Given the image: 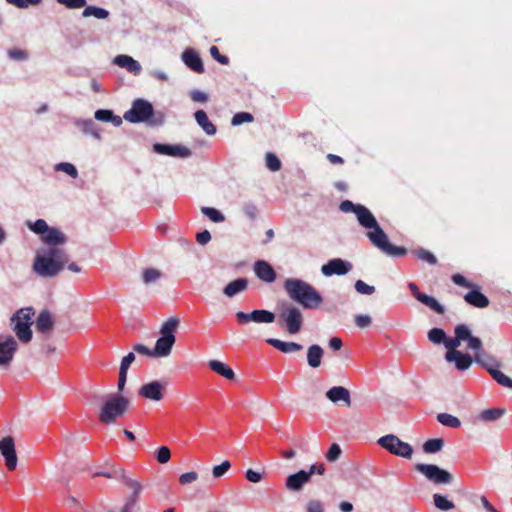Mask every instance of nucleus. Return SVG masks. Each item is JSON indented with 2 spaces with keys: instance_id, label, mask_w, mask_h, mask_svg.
I'll return each instance as SVG.
<instances>
[{
  "instance_id": "29",
  "label": "nucleus",
  "mask_w": 512,
  "mask_h": 512,
  "mask_svg": "<svg viewBox=\"0 0 512 512\" xmlns=\"http://www.w3.org/2000/svg\"><path fill=\"white\" fill-rule=\"evenodd\" d=\"M194 117L197 124L207 135H214L216 133V126L209 120L207 113L204 110H197Z\"/></svg>"
},
{
  "instance_id": "44",
  "label": "nucleus",
  "mask_w": 512,
  "mask_h": 512,
  "mask_svg": "<svg viewBox=\"0 0 512 512\" xmlns=\"http://www.w3.org/2000/svg\"><path fill=\"white\" fill-rule=\"evenodd\" d=\"M433 500L436 508L441 511H449L455 508L454 503L441 494H434Z\"/></svg>"
},
{
  "instance_id": "16",
  "label": "nucleus",
  "mask_w": 512,
  "mask_h": 512,
  "mask_svg": "<svg viewBox=\"0 0 512 512\" xmlns=\"http://www.w3.org/2000/svg\"><path fill=\"white\" fill-rule=\"evenodd\" d=\"M309 474L306 470H300L286 478L285 487L288 491L298 492L302 490L305 484L310 482Z\"/></svg>"
},
{
  "instance_id": "17",
  "label": "nucleus",
  "mask_w": 512,
  "mask_h": 512,
  "mask_svg": "<svg viewBox=\"0 0 512 512\" xmlns=\"http://www.w3.org/2000/svg\"><path fill=\"white\" fill-rule=\"evenodd\" d=\"M153 149L159 154H164L174 157L186 158L191 155V150L185 146L180 145H167V144H154Z\"/></svg>"
},
{
  "instance_id": "40",
  "label": "nucleus",
  "mask_w": 512,
  "mask_h": 512,
  "mask_svg": "<svg viewBox=\"0 0 512 512\" xmlns=\"http://www.w3.org/2000/svg\"><path fill=\"white\" fill-rule=\"evenodd\" d=\"M412 254L420 261L427 262L430 265L437 264L436 256L426 249H423V248L414 249V250H412Z\"/></svg>"
},
{
  "instance_id": "22",
  "label": "nucleus",
  "mask_w": 512,
  "mask_h": 512,
  "mask_svg": "<svg viewBox=\"0 0 512 512\" xmlns=\"http://www.w3.org/2000/svg\"><path fill=\"white\" fill-rule=\"evenodd\" d=\"M326 397L333 403L339 401L344 402L345 406H351V396L347 388L342 386H334L326 392Z\"/></svg>"
},
{
  "instance_id": "18",
  "label": "nucleus",
  "mask_w": 512,
  "mask_h": 512,
  "mask_svg": "<svg viewBox=\"0 0 512 512\" xmlns=\"http://www.w3.org/2000/svg\"><path fill=\"white\" fill-rule=\"evenodd\" d=\"M254 273L263 282L272 283L276 280L274 268L264 260H257L254 263Z\"/></svg>"
},
{
  "instance_id": "10",
  "label": "nucleus",
  "mask_w": 512,
  "mask_h": 512,
  "mask_svg": "<svg viewBox=\"0 0 512 512\" xmlns=\"http://www.w3.org/2000/svg\"><path fill=\"white\" fill-rule=\"evenodd\" d=\"M415 469L436 485L449 484L453 480L450 472L434 464L418 463Z\"/></svg>"
},
{
  "instance_id": "12",
  "label": "nucleus",
  "mask_w": 512,
  "mask_h": 512,
  "mask_svg": "<svg viewBox=\"0 0 512 512\" xmlns=\"http://www.w3.org/2000/svg\"><path fill=\"white\" fill-rule=\"evenodd\" d=\"M165 385L159 381H152L146 384H143L138 393L141 397L159 402L164 398Z\"/></svg>"
},
{
  "instance_id": "60",
  "label": "nucleus",
  "mask_w": 512,
  "mask_h": 512,
  "mask_svg": "<svg viewBox=\"0 0 512 512\" xmlns=\"http://www.w3.org/2000/svg\"><path fill=\"white\" fill-rule=\"evenodd\" d=\"M198 479V474L194 471L186 472L180 475L179 483L181 485L190 484Z\"/></svg>"
},
{
  "instance_id": "27",
  "label": "nucleus",
  "mask_w": 512,
  "mask_h": 512,
  "mask_svg": "<svg viewBox=\"0 0 512 512\" xmlns=\"http://www.w3.org/2000/svg\"><path fill=\"white\" fill-rule=\"evenodd\" d=\"M248 288V280L246 278H238L228 283L223 289V293L227 297H234L236 294L244 292Z\"/></svg>"
},
{
  "instance_id": "8",
  "label": "nucleus",
  "mask_w": 512,
  "mask_h": 512,
  "mask_svg": "<svg viewBox=\"0 0 512 512\" xmlns=\"http://www.w3.org/2000/svg\"><path fill=\"white\" fill-rule=\"evenodd\" d=\"M475 362L485 368L498 384L512 389V379L498 370L500 364L492 356L478 353Z\"/></svg>"
},
{
  "instance_id": "48",
  "label": "nucleus",
  "mask_w": 512,
  "mask_h": 512,
  "mask_svg": "<svg viewBox=\"0 0 512 512\" xmlns=\"http://www.w3.org/2000/svg\"><path fill=\"white\" fill-rule=\"evenodd\" d=\"M231 468V462L224 460L221 464L215 465L212 468V476L216 479L224 476Z\"/></svg>"
},
{
  "instance_id": "38",
  "label": "nucleus",
  "mask_w": 512,
  "mask_h": 512,
  "mask_svg": "<svg viewBox=\"0 0 512 512\" xmlns=\"http://www.w3.org/2000/svg\"><path fill=\"white\" fill-rule=\"evenodd\" d=\"M504 410L499 408L485 409L479 414V419L485 422L496 421L504 415Z\"/></svg>"
},
{
  "instance_id": "37",
  "label": "nucleus",
  "mask_w": 512,
  "mask_h": 512,
  "mask_svg": "<svg viewBox=\"0 0 512 512\" xmlns=\"http://www.w3.org/2000/svg\"><path fill=\"white\" fill-rule=\"evenodd\" d=\"M25 226L37 235H42L47 231L49 225L44 219H37L36 221L26 220Z\"/></svg>"
},
{
  "instance_id": "50",
  "label": "nucleus",
  "mask_w": 512,
  "mask_h": 512,
  "mask_svg": "<svg viewBox=\"0 0 512 512\" xmlns=\"http://www.w3.org/2000/svg\"><path fill=\"white\" fill-rule=\"evenodd\" d=\"M266 166L269 170L276 172L281 169V162L279 158L273 153H267L265 157Z\"/></svg>"
},
{
  "instance_id": "34",
  "label": "nucleus",
  "mask_w": 512,
  "mask_h": 512,
  "mask_svg": "<svg viewBox=\"0 0 512 512\" xmlns=\"http://www.w3.org/2000/svg\"><path fill=\"white\" fill-rule=\"evenodd\" d=\"M15 325L13 330L15 331L18 339L24 343H28L32 339V331L29 325L21 321H14Z\"/></svg>"
},
{
  "instance_id": "64",
  "label": "nucleus",
  "mask_w": 512,
  "mask_h": 512,
  "mask_svg": "<svg viewBox=\"0 0 512 512\" xmlns=\"http://www.w3.org/2000/svg\"><path fill=\"white\" fill-rule=\"evenodd\" d=\"M139 496L130 495L126 500L121 512H132L136 506Z\"/></svg>"
},
{
  "instance_id": "25",
  "label": "nucleus",
  "mask_w": 512,
  "mask_h": 512,
  "mask_svg": "<svg viewBox=\"0 0 512 512\" xmlns=\"http://www.w3.org/2000/svg\"><path fill=\"white\" fill-rule=\"evenodd\" d=\"M40 239L46 245L56 246L63 242L64 235L59 229L49 226L47 231L40 236Z\"/></svg>"
},
{
  "instance_id": "59",
  "label": "nucleus",
  "mask_w": 512,
  "mask_h": 512,
  "mask_svg": "<svg viewBox=\"0 0 512 512\" xmlns=\"http://www.w3.org/2000/svg\"><path fill=\"white\" fill-rule=\"evenodd\" d=\"M133 350L137 352L138 354L147 356V357H157L156 354H154V349H150L144 344H135L133 346Z\"/></svg>"
},
{
  "instance_id": "49",
  "label": "nucleus",
  "mask_w": 512,
  "mask_h": 512,
  "mask_svg": "<svg viewBox=\"0 0 512 512\" xmlns=\"http://www.w3.org/2000/svg\"><path fill=\"white\" fill-rule=\"evenodd\" d=\"M254 120V117L251 113H248V112H239V113H236L232 120H231V123L232 125L234 126H238V125H241L243 123H250Z\"/></svg>"
},
{
  "instance_id": "28",
  "label": "nucleus",
  "mask_w": 512,
  "mask_h": 512,
  "mask_svg": "<svg viewBox=\"0 0 512 512\" xmlns=\"http://www.w3.org/2000/svg\"><path fill=\"white\" fill-rule=\"evenodd\" d=\"M209 368L214 371L215 373L221 375L222 377L228 379V380H234L235 379V373L232 370V368L218 360H210L208 362Z\"/></svg>"
},
{
  "instance_id": "53",
  "label": "nucleus",
  "mask_w": 512,
  "mask_h": 512,
  "mask_svg": "<svg viewBox=\"0 0 512 512\" xmlns=\"http://www.w3.org/2000/svg\"><path fill=\"white\" fill-rule=\"evenodd\" d=\"M8 56L15 61H24L28 58V53L25 50L14 48L8 51Z\"/></svg>"
},
{
  "instance_id": "6",
  "label": "nucleus",
  "mask_w": 512,
  "mask_h": 512,
  "mask_svg": "<svg viewBox=\"0 0 512 512\" xmlns=\"http://www.w3.org/2000/svg\"><path fill=\"white\" fill-rule=\"evenodd\" d=\"M278 322L280 326L285 327L289 334H297L303 325L302 312L292 304L282 303Z\"/></svg>"
},
{
  "instance_id": "45",
  "label": "nucleus",
  "mask_w": 512,
  "mask_h": 512,
  "mask_svg": "<svg viewBox=\"0 0 512 512\" xmlns=\"http://www.w3.org/2000/svg\"><path fill=\"white\" fill-rule=\"evenodd\" d=\"M465 341L468 342V346L470 349L475 351L474 358L479 354H486L482 349V341L475 336H472L471 331L469 330V336L465 338Z\"/></svg>"
},
{
  "instance_id": "43",
  "label": "nucleus",
  "mask_w": 512,
  "mask_h": 512,
  "mask_svg": "<svg viewBox=\"0 0 512 512\" xmlns=\"http://www.w3.org/2000/svg\"><path fill=\"white\" fill-rule=\"evenodd\" d=\"M444 446V440L442 438H433L427 440L423 444V451L428 454H433L440 451Z\"/></svg>"
},
{
  "instance_id": "23",
  "label": "nucleus",
  "mask_w": 512,
  "mask_h": 512,
  "mask_svg": "<svg viewBox=\"0 0 512 512\" xmlns=\"http://www.w3.org/2000/svg\"><path fill=\"white\" fill-rule=\"evenodd\" d=\"M184 63L197 73L204 72L203 62L200 56L193 50H187L182 55Z\"/></svg>"
},
{
  "instance_id": "1",
  "label": "nucleus",
  "mask_w": 512,
  "mask_h": 512,
  "mask_svg": "<svg viewBox=\"0 0 512 512\" xmlns=\"http://www.w3.org/2000/svg\"><path fill=\"white\" fill-rule=\"evenodd\" d=\"M356 217L359 224L365 229H368L366 236L373 246L381 250L383 253L393 257H400L407 254V249L405 247L395 246L389 242L388 236L367 207L363 205L358 207Z\"/></svg>"
},
{
  "instance_id": "54",
  "label": "nucleus",
  "mask_w": 512,
  "mask_h": 512,
  "mask_svg": "<svg viewBox=\"0 0 512 512\" xmlns=\"http://www.w3.org/2000/svg\"><path fill=\"white\" fill-rule=\"evenodd\" d=\"M341 455L340 446L336 443H333L329 450L326 453V459L330 462L336 461Z\"/></svg>"
},
{
  "instance_id": "30",
  "label": "nucleus",
  "mask_w": 512,
  "mask_h": 512,
  "mask_svg": "<svg viewBox=\"0 0 512 512\" xmlns=\"http://www.w3.org/2000/svg\"><path fill=\"white\" fill-rule=\"evenodd\" d=\"M54 325V318L50 312L43 310L36 320V328L42 333H46L52 329Z\"/></svg>"
},
{
  "instance_id": "5",
  "label": "nucleus",
  "mask_w": 512,
  "mask_h": 512,
  "mask_svg": "<svg viewBox=\"0 0 512 512\" xmlns=\"http://www.w3.org/2000/svg\"><path fill=\"white\" fill-rule=\"evenodd\" d=\"M179 325V319L177 317H170L165 321L161 328V336L157 339L154 354L157 357H167L171 354L172 347L175 344L176 338L174 333Z\"/></svg>"
},
{
  "instance_id": "7",
  "label": "nucleus",
  "mask_w": 512,
  "mask_h": 512,
  "mask_svg": "<svg viewBox=\"0 0 512 512\" xmlns=\"http://www.w3.org/2000/svg\"><path fill=\"white\" fill-rule=\"evenodd\" d=\"M377 443L393 455L406 459H410L412 457V446L409 443L402 441L394 434H388L380 437Z\"/></svg>"
},
{
  "instance_id": "3",
  "label": "nucleus",
  "mask_w": 512,
  "mask_h": 512,
  "mask_svg": "<svg viewBox=\"0 0 512 512\" xmlns=\"http://www.w3.org/2000/svg\"><path fill=\"white\" fill-rule=\"evenodd\" d=\"M63 268L61 251L55 247L39 250L36 253L33 271L40 277L48 278L57 275Z\"/></svg>"
},
{
  "instance_id": "26",
  "label": "nucleus",
  "mask_w": 512,
  "mask_h": 512,
  "mask_svg": "<svg viewBox=\"0 0 512 512\" xmlns=\"http://www.w3.org/2000/svg\"><path fill=\"white\" fill-rule=\"evenodd\" d=\"M266 342L283 353H292L302 350V345L296 342H284L275 338H268Z\"/></svg>"
},
{
  "instance_id": "51",
  "label": "nucleus",
  "mask_w": 512,
  "mask_h": 512,
  "mask_svg": "<svg viewBox=\"0 0 512 512\" xmlns=\"http://www.w3.org/2000/svg\"><path fill=\"white\" fill-rule=\"evenodd\" d=\"M171 458L170 449L167 446H161L156 451V459L160 464L167 463Z\"/></svg>"
},
{
  "instance_id": "56",
  "label": "nucleus",
  "mask_w": 512,
  "mask_h": 512,
  "mask_svg": "<svg viewBox=\"0 0 512 512\" xmlns=\"http://www.w3.org/2000/svg\"><path fill=\"white\" fill-rule=\"evenodd\" d=\"M8 4H11L17 8H28L30 5H37L41 0H5Z\"/></svg>"
},
{
  "instance_id": "19",
  "label": "nucleus",
  "mask_w": 512,
  "mask_h": 512,
  "mask_svg": "<svg viewBox=\"0 0 512 512\" xmlns=\"http://www.w3.org/2000/svg\"><path fill=\"white\" fill-rule=\"evenodd\" d=\"M66 331L75 332L84 328L87 324L84 315L75 307H70L68 314H66Z\"/></svg>"
},
{
  "instance_id": "15",
  "label": "nucleus",
  "mask_w": 512,
  "mask_h": 512,
  "mask_svg": "<svg viewBox=\"0 0 512 512\" xmlns=\"http://www.w3.org/2000/svg\"><path fill=\"white\" fill-rule=\"evenodd\" d=\"M454 333L455 336L453 338L446 336V340L443 343L447 348V352H459L457 348L469 336V327L465 324H459L455 327Z\"/></svg>"
},
{
  "instance_id": "52",
  "label": "nucleus",
  "mask_w": 512,
  "mask_h": 512,
  "mask_svg": "<svg viewBox=\"0 0 512 512\" xmlns=\"http://www.w3.org/2000/svg\"><path fill=\"white\" fill-rule=\"evenodd\" d=\"M355 289L358 293L365 295H371L375 292L374 286L368 285L362 280H357L355 282Z\"/></svg>"
},
{
  "instance_id": "14",
  "label": "nucleus",
  "mask_w": 512,
  "mask_h": 512,
  "mask_svg": "<svg viewBox=\"0 0 512 512\" xmlns=\"http://www.w3.org/2000/svg\"><path fill=\"white\" fill-rule=\"evenodd\" d=\"M351 264L340 258L331 259L327 264L323 265L321 272L325 276L345 275L351 270Z\"/></svg>"
},
{
  "instance_id": "13",
  "label": "nucleus",
  "mask_w": 512,
  "mask_h": 512,
  "mask_svg": "<svg viewBox=\"0 0 512 512\" xmlns=\"http://www.w3.org/2000/svg\"><path fill=\"white\" fill-rule=\"evenodd\" d=\"M0 451L5 458L6 466L9 470H14L17 466V455L14 440L11 436L0 440Z\"/></svg>"
},
{
  "instance_id": "33",
  "label": "nucleus",
  "mask_w": 512,
  "mask_h": 512,
  "mask_svg": "<svg viewBox=\"0 0 512 512\" xmlns=\"http://www.w3.org/2000/svg\"><path fill=\"white\" fill-rule=\"evenodd\" d=\"M95 119L102 122H111L114 126L122 124V118L113 114L111 110L99 109L95 112Z\"/></svg>"
},
{
  "instance_id": "42",
  "label": "nucleus",
  "mask_w": 512,
  "mask_h": 512,
  "mask_svg": "<svg viewBox=\"0 0 512 512\" xmlns=\"http://www.w3.org/2000/svg\"><path fill=\"white\" fill-rule=\"evenodd\" d=\"M83 17H90L94 16L97 19H106L109 16V12L100 7L96 6H86L85 9L82 12Z\"/></svg>"
},
{
  "instance_id": "35",
  "label": "nucleus",
  "mask_w": 512,
  "mask_h": 512,
  "mask_svg": "<svg viewBox=\"0 0 512 512\" xmlns=\"http://www.w3.org/2000/svg\"><path fill=\"white\" fill-rule=\"evenodd\" d=\"M250 316L256 323H271L275 320V314L268 310H254Z\"/></svg>"
},
{
  "instance_id": "31",
  "label": "nucleus",
  "mask_w": 512,
  "mask_h": 512,
  "mask_svg": "<svg viewBox=\"0 0 512 512\" xmlns=\"http://www.w3.org/2000/svg\"><path fill=\"white\" fill-rule=\"evenodd\" d=\"M323 353L324 351L321 346L317 344L311 345L307 351L308 365L312 368H318L321 365Z\"/></svg>"
},
{
  "instance_id": "47",
  "label": "nucleus",
  "mask_w": 512,
  "mask_h": 512,
  "mask_svg": "<svg viewBox=\"0 0 512 512\" xmlns=\"http://www.w3.org/2000/svg\"><path fill=\"white\" fill-rule=\"evenodd\" d=\"M428 339L434 344H441L446 340V333L441 328H433L428 332Z\"/></svg>"
},
{
  "instance_id": "24",
  "label": "nucleus",
  "mask_w": 512,
  "mask_h": 512,
  "mask_svg": "<svg viewBox=\"0 0 512 512\" xmlns=\"http://www.w3.org/2000/svg\"><path fill=\"white\" fill-rule=\"evenodd\" d=\"M113 62L119 67L125 68L127 71L134 74H139L141 71L140 64L128 55H118L114 58Z\"/></svg>"
},
{
  "instance_id": "58",
  "label": "nucleus",
  "mask_w": 512,
  "mask_h": 512,
  "mask_svg": "<svg viewBox=\"0 0 512 512\" xmlns=\"http://www.w3.org/2000/svg\"><path fill=\"white\" fill-rule=\"evenodd\" d=\"M451 279L458 286L465 287V288L474 287V284L472 282L467 280L463 275H461L459 273L453 274Z\"/></svg>"
},
{
  "instance_id": "36",
  "label": "nucleus",
  "mask_w": 512,
  "mask_h": 512,
  "mask_svg": "<svg viewBox=\"0 0 512 512\" xmlns=\"http://www.w3.org/2000/svg\"><path fill=\"white\" fill-rule=\"evenodd\" d=\"M33 315H34L33 308H31V307L21 308L13 315L11 320H12V322L21 321L23 323H26V325L31 326Z\"/></svg>"
},
{
  "instance_id": "55",
  "label": "nucleus",
  "mask_w": 512,
  "mask_h": 512,
  "mask_svg": "<svg viewBox=\"0 0 512 512\" xmlns=\"http://www.w3.org/2000/svg\"><path fill=\"white\" fill-rule=\"evenodd\" d=\"M358 207H361V204H354L350 200H344L340 203L339 209L344 213H354L356 215V211Z\"/></svg>"
},
{
  "instance_id": "46",
  "label": "nucleus",
  "mask_w": 512,
  "mask_h": 512,
  "mask_svg": "<svg viewBox=\"0 0 512 512\" xmlns=\"http://www.w3.org/2000/svg\"><path fill=\"white\" fill-rule=\"evenodd\" d=\"M201 211L205 216H207L211 221L215 223L223 222L225 219L224 215L215 208L202 207Z\"/></svg>"
},
{
  "instance_id": "11",
  "label": "nucleus",
  "mask_w": 512,
  "mask_h": 512,
  "mask_svg": "<svg viewBox=\"0 0 512 512\" xmlns=\"http://www.w3.org/2000/svg\"><path fill=\"white\" fill-rule=\"evenodd\" d=\"M18 344L13 336L0 337V366L8 367L17 351Z\"/></svg>"
},
{
  "instance_id": "9",
  "label": "nucleus",
  "mask_w": 512,
  "mask_h": 512,
  "mask_svg": "<svg viewBox=\"0 0 512 512\" xmlns=\"http://www.w3.org/2000/svg\"><path fill=\"white\" fill-rule=\"evenodd\" d=\"M154 113L150 102L143 99H136L132 103L131 109L126 111L123 118L131 123H140L148 120Z\"/></svg>"
},
{
  "instance_id": "20",
  "label": "nucleus",
  "mask_w": 512,
  "mask_h": 512,
  "mask_svg": "<svg viewBox=\"0 0 512 512\" xmlns=\"http://www.w3.org/2000/svg\"><path fill=\"white\" fill-rule=\"evenodd\" d=\"M470 291L464 295V300L476 308H486L489 306V299L480 292L479 287L474 284V287L469 288Z\"/></svg>"
},
{
  "instance_id": "63",
  "label": "nucleus",
  "mask_w": 512,
  "mask_h": 512,
  "mask_svg": "<svg viewBox=\"0 0 512 512\" xmlns=\"http://www.w3.org/2000/svg\"><path fill=\"white\" fill-rule=\"evenodd\" d=\"M135 355L133 352L128 353L126 356H124L120 363V369L121 371L128 372V369L130 365L134 362Z\"/></svg>"
},
{
  "instance_id": "2",
  "label": "nucleus",
  "mask_w": 512,
  "mask_h": 512,
  "mask_svg": "<svg viewBox=\"0 0 512 512\" xmlns=\"http://www.w3.org/2000/svg\"><path fill=\"white\" fill-rule=\"evenodd\" d=\"M284 289L289 298L306 309H316L322 302L321 294L309 283L295 278L286 279Z\"/></svg>"
},
{
  "instance_id": "57",
  "label": "nucleus",
  "mask_w": 512,
  "mask_h": 512,
  "mask_svg": "<svg viewBox=\"0 0 512 512\" xmlns=\"http://www.w3.org/2000/svg\"><path fill=\"white\" fill-rule=\"evenodd\" d=\"M354 322L359 328H368L372 324V319L369 315H356Z\"/></svg>"
},
{
  "instance_id": "4",
  "label": "nucleus",
  "mask_w": 512,
  "mask_h": 512,
  "mask_svg": "<svg viewBox=\"0 0 512 512\" xmlns=\"http://www.w3.org/2000/svg\"><path fill=\"white\" fill-rule=\"evenodd\" d=\"M130 407V401L125 396L116 393L107 397L98 413V420L103 424H113L123 417Z\"/></svg>"
},
{
  "instance_id": "39",
  "label": "nucleus",
  "mask_w": 512,
  "mask_h": 512,
  "mask_svg": "<svg viewBox=\"0 0 512 512\" xmlns=\"http://www.w3.org/2000/svg\"><path fill=\"white\" fill-rule=\"evenodd\" d=\"M418 301L432 309L438 314H444L445 308L432 296L429 295H423L421 297H418Z\"/></svg>"
},
{
  "instance_id": "61",
  "label": "nucleus",
  "mask_w": 512,
  "mask_h": 512,
  "mask_svg": "<svg viewBox=\"0 0 512 512\" xmlns=\"http://www.w3.org/2000/svg\"><path fill=\"white\" fill-rule=\"evenodd\" d=\"M245 477L249 482L259 483L263 479V473L253 469H247L245 472Z\"/></svg>"
},
{
  "instance_id": "62",
  "label": "nucleus",
  "mask_w": 512,
  "mask_h": 512,
  "mask_svg": "<svg viewBox=\"0 0 512 512\" xmlns=\"http://www.w3.org/2000/svg\"><path fill=\"white\" fill-rule=\"evenodd\" d=\"M307 512H324V506L319 500H309L306 504Z\"/></svg>"
},
{
  "instance_id": "21",
  "label": "nucleus",
  "mask_w": 512,
  "mask_h": 512,
  "mask_svg": "<svg viewBox=\"0 0 512 512\" xmlns=\"http://www.w3.org/2000/svg\"><path fill=\"white\" fill-rule=\"evenodd\" d=\"M445 359L447 362H454L455 366L460 371H465L470 368L474 358L469 354L460 352H446Z\"/></svg>"
},
{
  "instance_id": "32",
  "label": "nucleus",
  "mask_w": 512,
  "mask_h": 512,
  "mask_svg": "<svg viewBox=\"0 0 512 512\" xmlns=\"http://www.w3.org/2000/svg\"><path fill=\"white\" fill-rule=\"evenodd\" d=\"M162 278V272L157 268H146L142 271L141 279L145 286L156 284Z\"/></svg>"
},
{
  "instance_id": "41",
  "label": "nucleus",
  "mask_w": 512,
  "mask_h": 512,
  "mask_svg": "<svg viewBox=\"0 0 512 512\" xmlns=\"http://www.w3.org/2000/svg\"><path fill=\"white\" fill-rule=\"evenodd\" d=\"M437 420L442 425L450 428H458L461 425L459 418L448 413H439L437 415Z\"/></svg>"
}]
</instances>
